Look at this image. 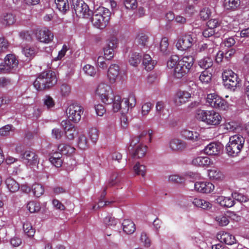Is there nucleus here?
Returning <instances> with one entry per match:
<instances>
[{"instance_id":"1","label":"nucleus","mask_w":249,"mask_h":249,"mask_svg":"<svg viewBox=\"0 0 249 249\" xmlns=\"http://www.w3.org/2000/svg\"><path fill=\"white\" fill-rule=\"evenodd\" d=\"M57 78L54 72L49 71L41 73L34 82V87L38 90L49 89L55 85Z\"/></svg>"},{"instance_id":"2","label":"nucleus","mask_w":249,"mask_h":249,"mask_svg":"<svg viewBox=\"0 0 249 249\" xmlns=\"http://www.w3.org/2000/svg\"><path fill=\"white\" fill-rule=\"evenodd\" d=\"M245 139L241 134H235L229 138V142L226 146V153L228 156L235 157L239 155L243 148Z\"/></svg>"},{"instance_id":"3","label":"nucleus","mask_w":249,"mask_h":249,"mask_svg":"<svg viewBox=\"0 0 249 249\" xmlns=\"http://www.w3.org/2000/svg\"><path fill=\"white\" fill-rule=\"evenodd\" d=\"M197 119L208 125H218L221 121L219 113L214 110H200L197 114Z\"/></svg>"},{"instance_id":"4","label":"nucleus","mask_w":249,"mask_h":249,"mask_svg":"<svg viewBox=\"0 0 249 249\" xmlns=\"http://www.w3.org/2000/svg\"><path fill=\"white\" fill-rule=\"evenodd\" d=\"M222 78L225 87L231 91H235L237 87L240 86L241 79L231 70L225 71L222 73Z\"/></svg>"},{"instance_id":"5","label":"nucleus","mask_w":249,"mask_h":249,"mask_svg":"<svg viewBox=\"0 0 249 249\" xmlns=\"http://www.w3.org/2000/svg\"><path fill=\"white\" fill-rule=\"evenodd\" d=\"M18 69V61L14 54H7L5 58L4 63L0 64L1 73L15 72Z\"/></svg>"},{"instance_id":"6","label":"nucleus","mask_w":249,"mask_h":249,"mask_svg":"<svg viewBox=\"0 0 249 249\" xmlns=\"http://www.w3.org/2000/svg\"><path fill=\"white\" fill-rule=\"evenodd\" d=\"M196 35L194 33L185 34L178 39L177 48L180 51L186 50L196 43Z\"/></svg>"},{"instance_id":"7","label":"nucleus","mask_w":249,"mask_h":249,"mask_svg":"<svg viewBox=\"0 0 249 249\" xmlns=\"http://www.w3.org/2000/svg\"><path fill=\"white\" fill-rule=\"evenodd\" d=\"M83 107L77 103L70 105L66 110L68 118L70 121L75 123L80 121L81 115L83 113Z\"/></svg>"},{"instance_id":"8","label":"nucleus","mask_w":249,"mask_h":249,"mask_svg":"<svg viewBox=\"0 0 249 249\" xmlns=\"http://www.w3.org/2000/svg\"><path fill=\"white\" fill-rule=\"evenodd\" d=\"M96 94L104 103H109L112 101L110 96L113 92L110 87L106 83H101L99 84L96 90Z\"/></svg>"},{"instance_id":"9","label":"nucleus","mask_w":249,"mask_h":249,"mask_svg":"<svg viewBox=\"0 0 249 249\" xmlns=\"http://www.w3.org/2000/svg\"><path fill=\"white\" fill-rule=\"evenodd\" d=\"M208 105L212 107L225 110L228 108L227 103L215 93L208 94L207 97Z\"/></svg>"},{"instance_id":"10","label":"nucleus","mask_w":249,"mask_h":249,"mask_svg":"<svg viewBox=\"0 0 249 249\" xmlns=\"http://www.w3.org/2000/svg\"><path fill=\"white\" fill-rule=\"evenodd\" d=\"M61 125L64 128L65 137L68 140H73L78 135V128L71 124L70 121L67 120L62 121Z\"/></svg>"},{"instance_id":"11","label":"nucleus","mask_w":249,"mask_h":249,"mask_svg":"<svg viewBox=\"0 0 249 249\" xmlns=\"http://www.w3.org/2000/svg\"><path fill=\"white\" fill-rule=\"evenodd\" d=\"M117 39L114 37H112L109 39L107 45L104 47V55L107 60H110L113 57L114 49L117 46Z\"/></svg>"},{"instance_id":"12","label":"nucleus","mask_w":249,"mask_h":249,"mask_svg":"<svg viewBox=\"0 0 249 249\" xmlns=\"http://www.w3.org/2000/svg\"><path fill=\"white\" fill-rule=\"evenodd\" d=\"M37 39L41 42L49 43L53 38V35L51 31L46 28H43L36 33Z\"/></svg>"},{"instance_id":"13","label":"nucleus","mask_w":249,"mask_h":249,"mask_svg":"<svg viewBox=\"0 0 249 249\" xmlns=\"http://www.w3.org/2000/svg\"><path fill=\"white\" fill-rule=\"evenodd\" d=\"M73 10L77 17L82 18H89L92 14V11L89 10L88 5L84 2L76 6Z\"/></svg>"},{"instance_id":"14","label":"nucleus","mask_w":249,"mask_h":249,"mask_svg":"<svg viewBox=\"0 0 249 249\" xmlns=\"http://www.w3.org/2000/svg\"><path fill=\"white\" fill-rule=\"evenodd\" d=\"M170 149L174 152H181L186 149V142L179 138L172 139L169 142Z\"/></svg>"},{"instance_id":"15","label":"nucleus","mask_w":249,"mask_h":249,"mask_svg":"<svg viewBox=\"0 0 249 249\" xmlns=\"http://www.w3.org/2000/svg\"><path fill=\"white\" fill-rule=\"evenodd\" d=\"M196 191L201 193H210L214 188V185L208 181H197L194 184Z\"/></svg>"},{"instance_id":"16","label":"nucleus","mask_w":249,"mask_h":249,"mask_svg":"<svg viewBox=\"0 0 249 249\" xmlns=\"http://www.w3.org/2000/svg\"><path fill=\"white\" fill-rule=\"evenodd\" d=\"M180 135L182 138L192 142H197V144H200V135L197 132L183 129L181 131Z\"/></svg>"},{"instance_id":"17","label":"nucleus","mask_w":249,"mask_h":249,"mask_svg":"<svg viewBox=\"0 0 249 249\" xmlns=\"http://www.w3.org/2000/svg\"><path fill=\"white\" fill-rule=\"evenodd\" d=\"M191 97V94L186 91H178L174 97V102L177 106H181L188 101Z\"/></svg>"},{"instance_id":"18","label":"nucleus","mask_w":249,"mask_h":249,"mask_svg":"<svg viewBox=\"0 0 249 249\" xmlns=\"http://www.w3.org/2000/svg\"><path fill=\"white\" fill-rule=\"evenodd\" d=\"M15 16L11 12H5L0 16V23L6 27L13 24L16 22Z\"/></svg>"},{"instance_id":"19","label":"nucleus","mask_w":249,"mask_h":249,"mask_svg":"<svg viewBox=\"0 0 249 249\" xmlns=\"http://www.w3.org/2000/svg\"><path fill=\"white\" fill-rule=\"evenodd\" d=\"M21 156L28 165H35L38 163L37 156L33 151H26Z\"/></svg>"},{"instance_id":"20","label":"nucleus","mask_w":249,"mask_h":249,"mask_svg":"<svg viewBox=\"0 0 249 249\" xmlns=\"http://www.w3.org/2000/svg\"><path fill=\"white\" fill-rule=\"evenodd\" d=\"M91 15L92 16L91 22L93 26L97 28L103 29L105 28L108 23V20L100 17L99 15H97L94 12H92Z\"/></svg>"},{"instance_id":"21","label":"nucleus","mask_w":249,"mask_h":249,"mask_svg":"<svg viewBox=\"0 0 249 249\" xmlns=\"http://www.w3.org/2000/svg\"><path fill=\"white\" fill-rule=\"evenodd\" d=\"M119 71L120 69L118 65L113 64L110 66L107 71V78L110 83L113 84L116 82Z\"/></svg>"},{"instance_id":"22","label":"nucleus","mask_w":249,"mask_h":249,"mask_svg":"<svg viewBox=\"0 0 249 249\" xmlns=\"http://www.w3.org/2000/svg\"><path fill=\"white\" fill-rule=\"evenodd\" d=\"M221 145L219 143L211 142L204 149V152L209 155H217L221 150Z\"/></svg>"},{"instance_id":"23","label":"nucleus","mask_w":249,"mask_h":249,"mask_svg":"<svg viewBox=\"0 0 249 249\" xmlns=\"http://www.w3.org/2000/svg\"><path fill=\"white\" fill-rule=\"evenodd\" d=\"M217 238L222 243H224L229 245H231L235 242L234 236L229 233L223 232L217 235Z\"/></svg>"},{"instance_id":"24","label":"nucleus","mask_w":249,"mask_h":249,"mask_svg":"<svg viewBox=\"0 0 249 249\" xmlns=\"http://www.w3.org/2000/svg\"><path fill=\"white\" fill-rule=\"evenodd\" d=\"M147 150V147L142 144H139L131 152V155L134 159H140L143 157Z\"/></svg>"},{"instance_id":"25","label":"nucleus","mask_w":249,"mask_h":249,"mask_svg":"<svg viewBox=\"0 0 249 249\" xmlns=\"http://www.w3.org/2000/svg\"><path fill=\"white\" fill-rule=\"evenodd\" d=\"M215 201L220 206L224 207L230 208L234 205V201L230 197L219 196Z\"/></svg>"},{"instance_id":"26","label":"nucleus","mask_w":249,"mask_h":249,"mask_svg":"<svg viewBox=\"0 0 249 249\" xmlns=\"http://www.w3.org/2000/svg\"><path fill=\"white\" fill-rule=\"evenodd\" d=\"M189 71V70L178 63L174 68V75L176 78L180 79L185 76Z\"/></svg>"},{"instance_id":"27","label":"nucleus","mask_w":249,"mask_h":249,"mask_svg":"<svg viewBox=\"0 0 249 249\" xmlns=\"http://www.w3.org/2000/svg\"><path fill=\"white\" fill-rule=\"evenodd\" d=\"M192 163L195 166H205L209 165L212 161L207 157H197L192 160Z\"/></svg>"},{"instance_id":"28","label":"nucleus","mask_w":249,"mask_h":249,"mask_svg":"<svg viewBox=\"0 0 249 249\" xmlns=\"http://www.w3.org/2000/svg\"><path fill=\"white\" fill-rule=\"evenodd\" d=\"M125 108H124V112H127L129 108H133L136 105V99L135 94L131 93L128 97L124 98Z\"/></svg>"},{"instance_id":"29","label":"nucleus","mask_w":249,"mask_h":249,"mask_svg":"<svg viewBox=\"0 0 249 249\" xmlns=\"http://www.w3.org/2000/svg\"><path fill=\"white\" fill-rule=\"evenodd\" d=\"M124 231L128 234H132L136 230L135 224L130 220L124 219L122 223Z\"/></svg>"},{"instance_id":"30","label":"nucleus","mask_w":249,"mask_h":249,"mask_svg":"<svg viewBox=\"0 0 249 249\" xmlns=\"http://www.w3.org/2000/svg\"><path fill=\"white\" fill-rule=\"evenodd\" d=\"M111 100H112L109 103H106V104H113L112 109L114 112H117L120 109L121 107V97L118 95H115L114 93L110 96Z\"/></svg>"},{"instance_id":"31","label":"nucleus","mask_w":249,"mask_h":249,"mask_svg":"<svg viewBox=\"0 0 249 249\" xmlns=\"http://www.w3.org/2000/svg\"><path fill=\"white\" fill-rule=\"evenodd\" d=\"M5 184L7 189L11 193H15L19 189V184L13 178H7L5 180Z\"/></svg>"},{"instance_id":"32","label":"nucleus","mask_w":249,"mask_h":249,"mask_svg":"<svg viewBox=\"0 0 249 249\" xmlns=\"http://www.w3.org/2000/svg\"><path fill=\"white\" fill-rule=\"evenodd\" d=\"M193 204L196 207L204 210H209L212 208V204L208 201L198 198H195L193 201Z\"/></svg>"},{"instance_id":"33","label":"nucleus","mask_w":249,"mask_h":249,"mask_svg":"<svg viewBox=\"0 0 249 249\" xmlns=\"http://www.w3.org/2000/svg\"><path fill=\"white\" fill-rule=\"evenodd\" d=\"M54 5L60 12L65 13L69 9L68 0H54Z\"/></svg>"},{"instance_id":"34","label":"nucleus","mask_w":249,"mask_h":249,"mask_svg":"<svg viewBox=\"0 0 249 249\" xmlns=\"http://www.w3.org/2000/svg\"><path fill=\"white\" fill-rule=\"evenodd\" d=\"M178 63L190 70L194 63V59L191 55H185L179 60Z\"/></svg>"},{"instance_id":"35","label":"nucleus","mask_w":249,"mask_h":249,"mask_svg":"<svg viewBox=\"0 0 249 249\" xmlns=\"http://www.w3.org/2000/svg\"><path fill=\"white\" fill-rule=\"evenodd\" d=\"M94 12L97 15H99L100 17L104 19L109 21L111 13L107 8L103 6H99L95 9Z\"/></svg>"},{"instance_id":"36","label":"nucleus","mask_w":249,"mask_h":249,"mask_svg":"<svg viewBox=\"0 0 249 249\" xmlns=\"http://www.w3.org/2000/svg\"><path fill=\"white\" fill-rule=\"evenodd\" d=\"M142 56L137 52H132L128 58L129 64L133 66H137L141 61Z\"/></svg>"},{"instance_id":"37","label":"nucleus","mask_w":249,"mask_h":249,"mask_svg":"<svg viewBox=\"0 0 249 249\" xmlns=\"http://www.w3.org/2000/svg\"><path fill=\"white\" fill-rule=\"evenodd\" d=\"M142 63L147 71L152 70L155 66L154 61L152 60L151 56L148 54L143 55Z\"/></svg>"},{"instance_id":"38","label":"nucleus","mask_w":249,"mask_h":249,"mask_svg":"<svg viewBox=\"0 0 249 249\" xmlns=\"http://www.w3.org/2000/svg\"><path fill=\"white\" fill-rule=\"evenodd\" d=\"M198 64L200 68L206 70L212 67L213 61L210 57H205L198 61Z\"/></svg>"},{"instance_id":"39","label":"nucleus","mask_w":249,"mask_h":249,"mask_svg":"<svg viewBox=\"0 0 249 249\" xmlns=\"http://www.w3.org/2000/svg\"><path fill=\"white\" fill-rule=\"evenodd\" d=\"M58 150L62 154L70 155L74 152L75 148L70 145L62 143L58 146Z\"/></svg>"},{"instance_id":"40","label":"nucleus","mask_w":249,"mask_h":249,"mask_svg":"<svg viewBox=\"0 0 249 249\" xmlns=\"http://www.w3.org/2000/svg\"><path fill=\"white\" fill-rule=\"evenodd\" d=\"M148 37L145 34L141 33L139 34L135 39L136 43L138 45L144 47L147 45Z\"/></svg>"},{"instance_id":"41","label":"nucleus","mask_w":249,"mask_h":249,"mask_svg":"<svg viewBox=\"0 0 249 249\" xmlns=\"http://www.w3.org/2000/svg\"><path fill=\"white\" fill-rule=\"evenodd\" d=\"M23 229L24 233L29 237L34 236L35 230L33 229L32 224L26 221L23 224Z\"/></svg>"},{"instance_id":"42","label":"nucleus","mask_w":249,"mask_h":249,"mask_svg":"<svg viewBox=\"0 0 249 249\" xmlns=\"http://www.w3.org/2000/svg\"><path fill=\"white\" fill-rule=\"evenodd\" d=\"M147 135V131H142L139 135L132 138L130 147H134L140 142H144L145 137Z\"/></svg>"},{"instance_id":"43","label":"nucleus","mask_w":249,"mask_h":249,"mask_svg":"<svg viewBox=\"0 0 249 249\" xmlns=\"http://www.w3.org/2000/svg\"><path fill=\"white\" fill-rule=\"evenodd\" d=\"M240 0H225L224 6L227 10H235L240 5Z\"/></svg>"},{"instance_id":"44","label":"nucleus","mask_w":249,"mask_h":249,"mask_svg":"<svg viewBox=\"0 0 249 249\" xmlns=\"http://www.w3.org/2000/svg\"><path fill=\"white\" fill-rule=\"evenodd\" d=\"M77 145L81 150H85L89 147V144L86 136L83 134L79 136L77 140Z\"/></svg>"},{"instance_id":"45","label":"nucleus","mask_w":249,"mask_h":249,"mask_svg":"<svg viewBox=\"0 0 249 249\" xmlns=\"http://www.w3.org/2000/svg\"><path fill=\"white\" fill-rule=\"evenodd\" d=\"M134 171L137 175H141L144 177L146 173V167L139 162L136 163L133 167Z\"/></svg>"},{"instance_id":"46","label":"nucleus","mask_w":249,"mask_h":249,"mask_svg":"<svg viewBox=\"0 0 249 249\" xmlns=\"http://www.w3.org/2000/svg\"><path fill=\"white\" fill-rule=\"evenodd\" d=\"M32 190L34 196L37 197H40L44 192L43 187L39 184H35L32 185Z\"/></svg>"},{"instance_id":"47","label":"nucleus","mask_w":249,"mask_h":249,"mask_svg":"<svg viewBox=\"0 0 249 249\" xmlns=\"http://www.w3.org/2000/svg\"><path fill=\"white\" fill-rule=\"evenodd\" d=\"M208 176L210 178L216 180L223 178L222 173L219 170L216 169L209 170Z\"/></svg>"},{"instance_id":"48","label":"nucleus","mask_w":249,"mask_h":249,"mask_svg":"<svg viewBox=\"0 0 249 249\" xmlns=\"http://www.w3.org/2000/svg\"><path fill=\"white\" fill-rule=\"evenodd\" d=\"M228 217L229 216H228L225 214H221L217 216L215 218V220L219 226H225L229 223Z\"/></svg>"},{"instance_id":"49","label":"nucleus","mask_w":249,"mask_h":249,"mask_svg":"<svg viewBox=\"0 0 249 249\" xmlns=\"http://www.w3.org/2000/svg\"><path fill=\"white\" fill-rule=\"evenodd\" d=\"M27 208L31 213H36L38 212L40 209V204L35 201H30L27 205Z\"/></svg>"},{"instance_id":"50","label":"nucleus","mask_w":249,"mask_h":249,"mask_svg":"<svg viewBox=\"0 0 249 249\" xmlns=\"http://www.w3.org/2000/svg\"><path fill=\"white\" fill-rule=\"evenodd\" d=\"M88 136L92 142L95 143L99 138V131L96 128H91L88 133Z\"/></svg>"},{"instance_id":"51","label":"nucleus","mask_w":249,"mask_h":249,"mask_svg":"<svg viewBox=\"0 0 249 249\" xmlns=\"http://www.w3.org/2000/svg\"><path fill=\"white\" fill-rule=\"evenodd\" d=\"M211 74L208 71H205L201 72L199 75V80L204 84H208L211 80Z\"/></svg>"},{"instance_id":"52","label":"nucleus","mask_w":249,"mask_h":249,"mask_svg":"<svg viewBox=\"0 0 249 249\" xmlns=\"http://www.w3.org/2000/svg\"><path fill=\"white\" fill-rule=\"evenodd\" d=\"M169 46L168 40V38L164 37H163L160 43V51L164 54H167L169 51L168 50Z\"/></svg>"},{"instance_id":"53","label":"nucleus","mask_w":249,"mask_h":249,"mask_svg":"<svg viewBox=\"0 0 249 249\" xmlns=\"http://www.w3.org/2000/svg\"><path fill=\"white\" fill-rule=\"evenodd\" d=\"M178 61L179 60L177 55H172L167 62V66L169 69L175 68Z\"/></svg>"},{"instance_id":"54","label":"nucleus","mask_w":249,"mask_h":249,"mask_svg":"<svg viewBox=\"0 0 249 249\" xmlns=\"http://www.w3.org/2000/svg\"><path fill=\"white\" fill-rule=\"evenodd\" d=\"M23 53L27 57H32L35 56L36 50L34 47L26 46L22 49Z\"/></svg>"},{"instance_id":"55","label":"nucleus","mask_w":249,"mask_h":249,"mask_svg":"<svg viewBox=\"0 0 249 249\" xmlns=\"http://www.w3.org/2000/svg\"><path fill=\"white\" fill-rule=\"evenodd\" d=\"M140 240L145 247L148 248L150 246L151 240L145 232L141 233Z\"/></svg>"},{"instance_id":"56","label":"nucleus","mask_w":249,"mask_h":249,"mask_svg":"<svg viewBox=\"0 0 249 249\" xmlns=\"http://www.w3.org/2000/svg\"><path fill=\"white\" fill-rule=\"evenodd\" d=\"M44 105L48 109H51L54 107L55 102L52 97L49 95H46L43 99Z\"/></svg>"},{"instance_id":"57","label":"nucleus","mask_w":249,"mask_h":249,"mask_svg":"<svg viewBox=\"0 0 249 249\" xmlns=\"http://www.w3.org/2000/svg\"><path fill=\"white\" fill-rule=\"evenodd\" d=\"M165 105L163 102L159 101L157 103L156 106V111L158 115L161 117L164 114Z\"/></svg>"},{"instance_id":"58","label":"nucleus","mask_w":249,"mask_h":249,"mask_svg":"<svg viewBox=\"0 0 249 249\" xmlns=\"http://www.w3.org/2000/svg\"><path fill=\"white\" fill-rule=\"evenodd\" d=\"M83 71L85 73L89 76H94L96 73V70L94 67L90 65H86L83 67Z\"/></svg>"},{"instance_id":"59","label":"nucleus","mask_w":249,"mask_h":249,"mask_svg":"<svg viewBox=\"0 0 249 249\" xmlns=\"http://www.w3.org/2000/svg\"><path fill=\"white\" fill-rule=\"evenodd\" d=\"M153 107V105L150 102H147L144 103L142 107V116L147 115L152 108Z\"/></svg>"},{"instance_id":"60","label":"nucleus","mask_w":249,"mask_h":249,"mask_svg":"<svg viewBox=\"0 0 249 249\" xmlns=\"http://www.w3.org/2000/svg\"><path fill=\"white\" fill-rule=\"evenodd\" d=\"M13 126L11 124L6 125L0 128V135L7 136L9 135L10 131H12Z\"/></svg>"},{"instance_id":"61","label":"nucleus","mask_w":249,"mask_h":249,"mask_svg":"<svg viewBox=\"0 0 249 249\" xmlns=\"http://www.w3.org/2000/svg\"><path fill=\"white\" fill-rule=\"evenodd\" d=\"M28 110L32 112V114H28L29 118L37 119L40 115V109L37 108L29 107Z\"/></svg>"},{"instance_id":"62","label":"nucleus","mask_w":249,"mask_h":249,"mask_svg":"<svg viewBox=\"0 0 249 249\" xmlns=\"http://www.w3.org/2000/svg\"><path fill=\"white\" fill-rule=\"evenodd\" d=\"M60 92L63 97L68 96L71 92L70 87L66 84L61 85L60 88Z\"/></svg>"},{"instance_id":"63","label":"nucleus","mask_w":249,"mask_h":249,"mask_svg":"<svg viewBox=\"0 0 249 249\" xmlns=\"http://www.w3.org/2000/svg\"><path fill=\"white\" fill-rule=\"evenodd\" d=\"M124 4L126 9H135L137 7L136 0H124Z\"/></svg>"},{"instance_id":"64","label":"nucleus","mask_w":249,"mask_h":249,"mask_svg":"<svg viewBox=\"0 0 249 249\" xmlns=\"http://www.w3.org/2000/svg\"><path fill=\"white\" fill-rule=\"evenodd\" d=\"M169 180L172 182L181 183L184 181V178L178 175H172L169 176Z\"/></svg>"}]
</instances>
